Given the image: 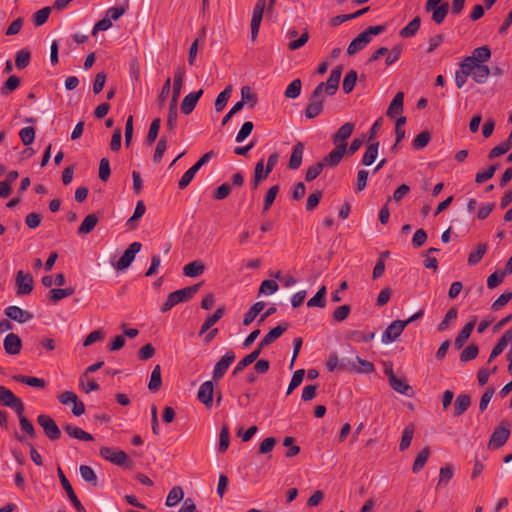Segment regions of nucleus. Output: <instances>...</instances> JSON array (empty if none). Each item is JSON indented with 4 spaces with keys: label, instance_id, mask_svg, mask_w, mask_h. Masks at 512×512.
Returning a JSON list of instances; mask_svg holds the SVG:
<instances>
[{
    "label": "nucleus",
    "instance_id": "nucleus-1",
    "mask_svg": "<svg viewBox=\"0 0 512 512\" xmlns=\"http://www.w3.org/2000/svg\"><path fill=\"white\" fill-rule=\"evenodd\" d=\"M201 284H194L170 293L162 304L160 311L165 313L179 303L187 302L199 291Z\"/></svg>",
    "mask_w": 512,
    "mask_h": 512
},
{
    "label": "nucleus",
    "instance_id": "nucleus-2",
    "mask_svg": "<svg viewBox=\"0 0 512 512\" xmlns=\"http://www.w3.org/2000/svg\"><path fill=\"white\" fill-rule=\"evenodd\" d=\"M323 89L324 82H321L316 86L309 97L308 104L304 110V115L307 119H314L322 113L325 102Z\"/></svg>",
    "mask_w": 512,
    "mask_h": 512
},
{
    "label": "nucleus",
    "instance_id": "nucleus-3",
    "mask_svg": "<svg viewBox=\"0 0 512 512\" xmlns=\"http://www.w3.org/2000/svg\"><path fill=\"white\" fill-rule=\"evenodd\" d=\"M510 436V423L507 420H502L500 424L492 432L488 448L490 450H496L501 448L508 440Z\"/></svg>",
    "mask_w": 512,
    "mask_h": 512
},
{
    "label": "nucleus",
    "instance_id": "nucleus-4",
    "mask_svg": "<svg viewBox=\"0 0 512 512\" xmlns=\"http://www.w3.org/2000/svg\"><path fill=\"white\" fill-rule=\"evenodd\" d=\"M99 453L102 458L114 465L125 468H130L132 465V461L123 450L112 447H101Z\"/></svg>",
    "mask_w": 512,
    "mask_h": 512
},
{
    "label": "nucleus",
    "instance_id": "nucleus-5",
    "mask_svg": "<svg viewBox=\"0 0 512 512\" xmlns=\"http://www.w3.org/2000/svg\"><path fill=\"white\" fill-rule=\"evenodd\" d=\"M215 156V152L213 150L205 153L200 159L192 165L181 177L178 182L179 189H185L193 180L195 174L200 170L202 166L208 163Z\"/></svg>",
    "mask_w": 512,
    "mask_h": 512
},
{
    "label": "nucleus",
    "instance_id": "nucleus-6",
    "mask_svg": "<svg viewBox=\"0 0 512 512\" xmlns=\"http://www.w3.org/2000/svg\"><path fill=\"white\" fill-rule=\"evenodd\" d=\"M37 423L43 428L45 436L50 441H56L61 437V430L51 416L40 414L37 417Z\"/></svg>",
    "mask_w": 512,
    "mask_h": 512
},
{
    "label": "nucleus",
    "instance_id": "nucleus-7",
    "mask_svg": "<svg viewBox=\"0 0 512 512\" xmlns=\"http://www.w3.org/2000/svg\"><path fill=\"white\" fill-rule=\"evenodd\" d=\"M0 404L10 407L16 414L24 413L23 401L5 386H0Z\"/></svg>",
    "mask_w": 512,
    "mask_h": 512
},
{
    "label": "nucleus",
    "instance_id": "nucleus-8",
    "mask_svg": "<svg viewBox=\"0 0 512 512\" xmlns=\"http://www.w3.org/2000/svg\"><path fill=\"white\" fill-rule=\"evenodd\" d=\"M141 248L142 244L140 242L131 243L119 260L113 264L114 269L117 271L127 269L134 261L136 254L140 252Z\"/></svg>",
    "mask_w": 512,
    "mask_h": 512
},
{
    "label": "nucleus",
    "instance_id": "nucleus-9",
    "mask_svg": "<svg viewBox=\"0 0 512 512\" xmlns=\"http://www.w3.org/2000/svg\"><path fill=\"white\" fill-rule=\"evenodd\" d=\"M57 474H58V477H59V480L61 482L63 489L65 490L68 498L70 499L72 505L77 510V512H86V509L81 504L78 497L76 496L72 485L70 484L69 480L67 479V477L65 476L64 472L62 471V469L60 467H58V469H57Z\"/></svg>",
    "mask_w": 512,
    "mask_h": 512
},
{
    "label": "nucleus",
    "instance_id": "nucleus-10",
    "mask_svg": "<svg viewBox=\"0 0 512 512\" xmlns=\"http://www.w3.org/2000/svg\"><path fill=\"white\" fill-rule=\"evenodd\" d=\"M266 7V0H257L251 19V39L254 41L259 33L263 13Z\"/></svg>",
    "mask_w": 512,
    "mask_h": 512
},
{
    "label": "nucleus",
    "instance_id": "nucleus-11",
    "mask_svg": "<svg viewBox=\"0 0 512 512\" xmlns=\"http://www.w3.org/2000/svg\"><path fill=\"white\" fill-rule=\"evenodd\" d=\"M406 326L407 322H403V320H394L383 332L381 338L382 342L384 344H388L396 341Z\"/></svg>",
    "mask_w": 512,
    "mask_h": 512
},
{
    "label": "nucleus",
    "instance_id": "nucleus-12",
    "mask_svg": "<svg viewBox=\"0 0 512 512\" xmlns=\"http://www.w3.org/2000/svg\"><path fill=\"white\" fill-rule=\"evenodd\" d=\"M15 283L18 295L30 294L33 290L34 280L31 274L19 270L16 273Z\"/></svg>",
    "mask_w": 512,
    "mask_h": 512
},
{
    "label": "nucleus",
    "instance_id": "nucleus-13",
    "mask_svg": "<svg viewBox=\"0 0 512 512\" xmlns=\"http://www.w3.org/2000/svg\"><path fill=\"white\" fill-rule=\"evenodd\" d=\"M235 353L232 350L227 351L216 363L213 370V379L220 380L227 372L229 366L235 361Z\"/></svg>",
    "mask_w": 512,
    "mask_h": 512
},
{
    "label": "nucleus",
    "instance_id": "nucleus-14",
    "mask_svg": "<svg viewBox=\"0 0 512 512\" xmlns=\"http://www.w3.org/2000/svg\"><path fill=\"white\" fill-rule=\"evenodd\" d=\"M355 125L352 122L344 123L332 136V142L335 146H343L346 149L347 139L350 138L354 131Z\"/></svg>",
    "mask_w": 512,
    "mask_h": 512
},
{
    "label": "nucleus",
    "instance_id": "nucleus-15",
    "mask_svg": "<svg viewBox=\"0 0 512 512\" xmlns=\"http://www.w3.org/2000/svg\"><path fill=\"white\" fill-rule=\"evenodd\" d=\"M289 324L287 322H283L279 324L278 326L272 328L259 342L258 349L262 351V349L271 343H273L275 340H277L287 329Z\"/></svg>",
    "mask_w": 512,
    "mask_h": 512
},
{
    "label": "nucleus",
    "instance_id": "nucleus-16",
    "mask_svg": "<svg viewBox=\"0 0 512 512\" xmlns=\"http://www.w3.org/2000/svg\"><path fill=\"white\" fill-rule=\"evenodd\" d=\"M491 57V51L488 46H481L475 48L471 56H467L463 59L467 65L470 64H485Z\"/></svg>",
    "mask_w": 512,
    "mask_h": 512
},
{
    "label": "nucleus",
    "instance_id": "nucleus-17",
    "mask_svg": "<svg viewBox=\"0 0 512 512\" xmlns=\"http://www.w3.org/2000/svg\"><path fill=\"white\" fill-rule=\"evenodd\" d=\"M5 315L13 321L20 324L26 323L33 318V314L29 311L23 310L18 306H8L5 311Z\"/></svg>",
    "mask_w": 512,
    "mask_h": 512
},
{
    "label": "nucleus",
    "instance_id": "nucleus-18",
    "mask_svg": "<svg viewBox=\"0 0 512 512\" xmlns=\"http://www.w3.org/2000/svg\"><path fill=\"white\" fill-rule=\"evenodd\" d=\"M477 321V316H472L470 321L464 325L454 340L456 349H461L466 341L469 339Z\"/></svg>",
    "mask_w": 512,
    "mask_h": 512
},
{
    "label": "nucleus",
    "instance_id": "nucleus-19",
    "mask_svg": "<svg viewBox=\"0 0 512 512\" xmlns=\"http://www.w3.org/2000/svg\"><path fill=\"white\" fill-rule=\"evenodd\" d=\"M468 69L477 84H484L491 73V70L486 64H470L468 65Z\"/></svg>",
    "mask_w": 512,
    "mask_h": 512
},
{
    "label": "nucleus",
    "instance_id": "nucleus-20",
    "mask_svg": "<svg viewBox=\"0 0 512 512\" xmlns=\"http://www.w3.org/2000/svg\"><path fill=\"white\" fill-rule=\"evenodd\" d=\"M4 350L9 355H18L22 348V341L15 333L8 334L3 341Z\"/></svg>",
    "mask_w": 512,
    "mask_h": 512
},
{
    "label": "nucleus",
    "instance_id": "nucleus-21",
    "mask_svg": "<svg viewBox=\"0 0 512 512\" xmlns=\"http://www.w3.org/2000/svg\"><path fill=\"white\" fill-rule=\"evenodd\" d=\"M214 384L212 381H205L199 388L197 398L206 407H211L213 402Z\"/></svg>",
    "mask_w": 512,
    "mask_h": 512
},
{
    "label": "nucleus",
    "instance_id": "nucleus-22",
    "mask_svg": "<svg viewBox=\"0 0 512 512\" xmlns=\"http://www.w3.org/2000/svg\"><path fill=\"white\" fill-rule=\"evenodd\" d=\"M203 95V90L199 89L186 95L181 103V112L189 115L196 107L198 100Z\"/></svg>",
    "mask_w": 512,
    "mask_h": 512
},
{
    "label": "nucleus",
    "instance_id": "nucleus-23",
    "mask_svg": "<svg viewBox=\"0 0 512 512\" xmlns=\"http://www.w3.org/2000/svg\"><path fill=\"white\" fill-rule=\"evenodd\" d=\"M348 365H350V369L358 374H370L375 371L374 364L368 360L362 359L359 356L355 357V361H349Z\"/></svg>",
    "mask_w": 512,
    "mask_h": 512
},
{
    "label": "nucleus",
    "instance_id": "nucleus-24",
    "mask_svg": "<svg viewBox=\"0 0 512 512\" xmlns=\"http://www.w3.org/2000/svg\"><path fill=\"white\" fill-rule=\"evenodd\" d=\"M512 341V328L508 329L502 337L498 340L496 345L493 347L488 363L492 362L496 357H498L504 349L507 347V345Z\"/></svg>",
    "mask_w": 512,
    "mask_h": 512
},
{
    "label": "nucleus",
    "instance_id": "nucleus-25",
    "mask_svg": "<svg viewBox=\"0 0 512 512\" xmlns=\"http://www.w3.org/2000/svg\"><path fill=\"white\" fill-rule=\"evenodd\" d=\"M390 386L396 392L411 397L414 394L413 388L406 382L404 378H398L396 375H391Z\"/></svg>",
    "mask_w": 512,
    "mask_h": 512
},
{
    "label": "nucleus",
    "instance_id": "nucleus-26",
    "mask_svg": "<svg viewBox=\"0 0 512 512\" xmlns=\"http://www.w3.org/2000/svg\"><path fill=\"white\" fill-rule=\"evenodd\" d=\"M471 405V397L466 393L459 394L453 404V415L459 417L464 414Z\"/></svg>",
    "mask_w": 512,
    "mask_h": 512
},
{
    "label": "nucleus",
    "instance_id": "nucleus-27",
    "mask_svg": "<svg viewBox=\"0 0 512 512\" xmlns=\"http://www.w3.org/2000/svg\"><path fill=\"white\" fill-rule=\"evenodd\" d=\"M345 154L346 149L342 145L335 146V148L323 158L321 163H324V166L327 165L330 167H335L341 162Z\"/></svg>",
    "mask_w": 512,
    "mask_h": 512
},
{
    "label": "nucleus",
    "instance_id": "nucleus-28",
    "mask_svg": "<svg viewBox=\"0 0 512 512\" xmlns=\"http://www.w3.org/2000/svg\"><path fill=\"white\" fill-rule=\"evenodd\" d=\"M303 154L304 144L302 142H297L292 148L288 167L292 170L298 169L302 164Z\"/></svg>",
    "mask_w": 512,
    "mask_h": 512
},
{
    "label": "nucleus",
    "instance_id": "nucleus-29",
    "mask_svg": "<svg viewBox=\"0 0 512 512\" xmlns=\"http://www.w3.org/2000/svg\"><path fill=\"white\" fill-rule=\"evenodd\" d=\"M64 431L72 438L81 440V441H93V436L81 429L80 427L74 426L72 424H66L64 427Z\"/></svg>",
    "mask_w": 512,
    "mask_h": 512
},
{
    "label": "nucleus",
    "instance_id": "nucleus-30",
    "mask_svg": "<svg viewBox=\"0 0 512 512\" xmlns=\"http://www.w3.org/2000/svg\"><path fill=\"white\" fill-rule=\"evenodd\" d=\"M261 354V351L256 348L250 354L246 355L242 360H240L237 365L234 367L232 371V376L238 375L242 372L247 366L251 365Z\"/></svg>",
    "mask_w": 512,
    "mask_h": 512
},
{
    "label": "nucleus",
    "instance_id": "nucleus-31",
    "mask_svg": "<svg viewBox=\"0 0 512 512\" xmlns=\"http://www.w3.org/2000/svg\"><path fill=\"white\" fill-rule=\"evenodd\" d=\"M403 100H404V93L398 92L393 100L391 101L388 110H387V116L394 118L397 115H400L403 112Z\"/></svg>",
    "mask_w": 512,
    "mask_h": 512
},
{
    "label": "nucleus",
    "instance_id": "nucleus-32",
    "mask_svg": "<svg viewBox=\"0 0 512 512\" xmlns=\"http://www.w3.org/2000/svg\"><path fill=\"white\" fill-rule=\"evenodd\" d=\"M368 43H370V41L367 39L365 34L361 32L348 45L347 54L350 56L356 54L357 52L363 50Z\"/></svg>",
    "mask_w": 512,
    "mask_h": 512
},
{
    "label": "nucleus",
    "instance_id": "nucleus-33",
    "mask_svg": "<svg viewBox=\"0 0 512 512\" xmlns=\"http://www.w3.org/2000/svg\"><path fill=\"white\" fill-rule=\"evenodd\" d=\"M205 265L200 260L192 261L186 264L183 268V274L187 277H197L203 274Z\"/></svg>",
    "mask_w": 512,
    "mask_h": 512
},
{
    "label": "nucleus",
    "instance_id": "nucleus-34",
    "mask_svg": "<svg viewBox=\"0 0 512 512\" xmlns=\"http://www.w3.org/2000/svg\"><path fill=\"white\" fill-rule=\"evenodd\" d=\"M99 221V218L96 214H89L87 215L84 220L82 221L81 225L78 228V234H88L94 230L97 223Z\"/></svg>",
    "mask_w": 512,
    "mask_h": 512
},
{
    "label": "nucleus",
    "instance_id": "nucleus-35",
    "mask_svg": "<svg viewBox=\"0 0 512 512\" xmlns=\"http://www.w3.org/2000/svg\"><path fill=\"white\" fill-rule=\"evenodd\" d=\"M13 379L19 383L29 385L31 387L43 389L46 387V381L42 378L26 376V375H15Z\"/></svg>",
    "mask_w": 512,
    "mask_h": 512
},
{
    "label": "nucleus",
    "instance_id": "nucleus-36",
    "mask_svg": "<svg viewBox=\"0 0 512 512\" xmlns=\"http://www.w3.org/2000/svg\"><path fill=\"white\" fill-rule=\"evenodd\" d=\"M224 314L225 308L223 306L216 309V311L212 315L207 317L205 322L202 324L199 334L203 335L204 333H206L217 321H219L223 317Z\"/></svg>",
    "mask_w": 512,
    "mask_h": 512
},
{
    "label": "nucleus",
    "instance_id": "nucleus-37",
    "mask_svg": "<svg viewBox=\"0 0 512 512\" xmlns=\"http://www.w3.org/2000/svg\"><path fill=\"white\" fill-rule=\"evenodd\" d=\"M421 25V18L416 16L413 20H411L404 28H402L399 32L400 37L402 38H410L416 35Z\"/></svg>",
    "mask_w": 512,
    "mask_h": 512
},
{
    "label": "nucleus",
    "instance_id": "nucleus-38",
    "mask_svg": "<svg viewBox=\"0 0 512 512\" xmlns=\"http://www.w3.org/2000/svg\"><path fill=\"white\" fill-rule=\"evenodd\" d=\"M379 142L371 143L367 146L366 151L362 158V164L370 166L374 163L378 156Z\"/></svg>",
    "mask_w": 512,
    "mask_h": 512
},
{
    "label": "nucleus",
    "instance_id": "nucleus-39",
    "mask_svg": "<svg viewBox=\"0 0 512 512\" xmlns=\"http://www.w3.org/2000/svg\"><path fill=\"white\" fill-rule=\"evenodd\" d=\"M488 244L487 243H479L474 251H472L468 256V264L470 266L477 265L485 253L487 252Z\"/></svg>",
    "mask_w": 512,
    "mask_h": 512
},
{
    "label": "nucleus",
    "instance_id": "nucleus-40",
    "mask_svg": "<svg viewBox=\"0 0 512 512\" xmlns=\"http://www.w3.org/2000/svg\"><path fill=\"white\" fill-rule=\"evenodd\" d=\"M75 293V289L73 287H66V288H57V289H51L48 292V296L51 302L57 303L58 301L62 300L65 297L71 296Z\"/></svg>",
    "mask_w": 512,
    "mask_h": 512
},
{
    "label": "nucleus",
    "instance_id": "nucleus-41",
    "mask_svg": "<svg viewBox=\"0 0 512 512\" xmlns=\"http://www.w3.org/2000/svg\"><path fill=\"white\" fill-rule=\"evenodd\" d=\"M326 293L327 289L326 286H322L317 293L308 300L307 306L308 307H320L323 308L326 305Z\"/></svg>",
    "mask_w": 512,
    "mask_h": 512
},
{
    "label": "nucleus",
    "instance_id": "nucleus-42",
    "mask_svg": "<svg viewBox=\"0 0 512 512\" xmlns=\"http://www.w3.org/2000/svg\"><path fill=\"white\" fill-rule=\"evenodd\" d=\"M429 455H430L429 447H425L417 454L415 461L413 463V466H412V471L414 473H418L420 470L423 469V467L425 466V464L428 460Z\"/></svg>",
    "mask_w": 512,
    "mask_h": 512
},
{
    "label": "nucleus",
    "instance_id": "nucleus-43",
    "mask_svg": "<svg viewBox=\"0 0 512 512\" xmlns=\"http://www.w3.org/2000/svg\"><path fill=\"white\" fill-rule=\"evenodd\" d=\"M471 76L468 65L465 62L460 63V69L455 73V84L457 88H462L467 81V78Z\"/></svg>",
    "mask_w": 512,
    "mask_h": 512
},
{
    "label": "nucleus",
    "instance_id": "nucleus-44",
    "mask_svg": "<svg viewBox=\"0 0 512 512\" xmlns=\"http://www.w3.org/2000/svg\"><path fill=\"white\" fill-rule=\"evenodd\" d=\"M162 385L161 368L160 365H156L152 370L148 389L152 392H157Z\"/></svg>",
    "mask_w": 512,
    "mask_h": 512
},
{
    "label": "nucleus",
    "instance_id": "nucleus-45",
    "mask_svg": "<svg viewBox=\"0 0 512 512\" xmlns=\"http://www.w3.org/2000/svg\"><path fill=\"white\" fill-rule=\"evenodd\" d=\"M20 86V78L16 75H11L1 86V94L8 96L10 93L15 91Z\"/></svg>",
    "mask_w": 512,
    "mask_h": 512
},
{
    "label": "nucleus",
    "instance_id": "nucleus-46",
    "mask_svg": "<svg viewBox=\"0 0 512 512\" xmlns=\"http://www.w3.org/2000/svg\"><path fill=\"white\" fill-rule=\"evenodd\" d=\"M183 497H184L183 489L180 486H175L168 493L165 504L168 507H173L177 503H179L183 499Z\"/></svg>",
    "mask_w": 512,
    "mask_h": 512
},
{
    "label": "nucleus",
    "instance_id": "nucleus-47",
    "mask_svg": "<svg viewBox=\"0 0 512 512\" xmlns=\"http://www.w3.org/2000/svg\"><path fill=\"white\" fill-rule=\"evenodd\" d=\"M230 444L229 426L227 423H223L219 435V452L224 453Z\"/></svg>",
    "mask_w": 512,
    "mask_h": 512
},
{
    "label": "nucleus",
    "instance_id": "nucleus-48",
    "mask_svg": "<svg viewBox=\"0 0 512 512\" xmlns=\"http://www.w3.org/2000/svg\"><path fill=\"white\" fill-rule=\"evenodd\" d=\"M375 337V333H363L359 330H352L348 332L347 338L351 341L357 342V343H368Z\"/></svg>",
    "mask_w": 512,
    "mask_h": 512
},
{
    "label": "nucleus",
    "instance_id": "nucleus-49",
    "mask_svg": "<svg viewBox=\"0 0 512 512\" xmlns=\"http://www.w3.org/2000/svg\"><path fill=\"white\" fill-rule=\"evenodd\" d=\"M184 77H185L184 67L178 66L174 73V83H173V89H172V93H174L175 96H180Z\"/></svg>",
    "mask_w": 512,
    "mask_h": 512
},
{
    "label": "nucleus",
    "instance_id": "nucleus-50",
    "mask_svg": "<svg viewBox=\"0 0 512 512\" xmlns=\"http://www.w3.org/2000/svg\"><path fill=\"white\" fill-rule=\"evenodd\" d=\"M432 11V20L436 24H441L446 18L449 11V3L443 2L439 7H436Z\"/></svg>",
    "mask_w": 512,
    "mask_h": 512
},
{
    "label": "nucleus",
    "instance_id": "nucleus-51",
    "mask_svg": "<svg viewBox=\"0 0 512 512\" xmlns=\"http://www.w3.org/2000/svg\"><path fill=\"white\" fill-rule=\"evenodd\" d=\"M231 92H232V87L229 85L222 92H220L218 94L216 101H215L216 112H221L225 108V106L231 96Z\"/></svg>",
    "mask_w": 512,
    "mask_h": 512
},
{
    "label": "nucleus",
    "instance_id": "nucleus-52",
    "mask_svg": "<svg viewBox=\"0 0 512 512\" xmlns=\"http://www.w3.org/2000/svg\"><path fill=\"white\" fill-rule=\"evenodd\" d=\"M31 52L24 48L16 53L15 65L18 69L26 68L30 63Z\"/></svg>",
    "mask_w": 512,
    "mask_h": 512
},
{
    "label": "nucleus",
    "instance_id": "nucleus-53",
    "mask_svg": "<svg viewBox=\"0 0 512 512\" xmlns=\"http://www.w3.org/2000/svg\"><path fill=\"white\" fill-rule=\"evenodd\" d=\"M241 101L253 108L257 104L258 98L249 86H243L241 88Z\"/></svg>",
    "mask_w": 512,
    "mask_h": 512
},
{
    "label": "nucleus",
    "instance_id": "nucleus-54",
    "mask_svg": "<svg viewBox=\"0 0 512 512\" xmlns=\"http://www.w3.org/2000/svg\"><path fill=\"white\" fill-rule=\"evenodd\" d=\"M302 82L299 78L293 80L286 88L284 95L286 98L295 99L301 93Z\"/></svg>",
    "mask_w": 512,
    "mask_h": 512
},
{
    "label": "nucleus",
    "instance_id": "nucleus-55",
    "mask_svg": "<svg viewBox=\"0 0 512 512\" xmlns=\"http://www.w3.org/2000/svg\"><path fill=\"white\" fill-rule=\"evenodd\" d=\"M431 140V133L428 130L419 133L413 140L412 146L416 150L423 149Z\"/></svg>",
    "mask_w": 512,
    "mask_h": 512
},
{
    "label": "nucleus",
    "instance_id": "nucleus-56",
    "mask_svg": "<svg viewBox=\"0 0 512 512\" xmlns=\"http://www.w3.org/2000/svg\"><path fill=\"white\" fill-rule=\"evenodd\" d=\"M160 125H161V119L160 118H155L151 122L150 127H149V131H148V135L146 137L147 145L151 146L156 141V139L158 137Z\"/></svg>",
    "mask_w": 512,
    "mask_h": 512
},
{
    "label": "nucleus",
    "instance_id": "nucleus-57",
    "mask_svg": "<svg viewBox=\"0 0 512 512\" xmlns=\"http://www.w3.org/2000/svg\"><path fill=\"white\" fill-rule=\"evenodd\" d=\"M413 434H414L413 425H409V426L405 427V429L403 430V433H402L400 444H399L400 451H405L406 449L409 448L412 438H413Z\"/></svg>",
    "mask_w": 512,
    "mask_h": 512
},
{
    "label": "nucleus",
    "instance_id": "nucleus-58",
    "mask_svg": "<svg viewBox=\"0 0 512 512\" xmlns=\"http://www.w3.org/2000/svg\"><path fill=\"white\" fill-rule=\"evenodd\" d=\"M357 77H358V75L355 70H350L345 75L343 84H342L344 93L348 94L354 89V87L356 85Z\"/></svg>",
    "mask_w": 512,
    "mask_h": 512
},
{
    "label": "nucleus",
    "instance_id": "nucleus-59",
    "mask_svg": "<svg viewBox=\"0 0 512 512\" xmlns=\"http://www.w3.org/2000/svg\"><path fill=\"white\" fill-rule=\"evenodd\" d=\"M457 315H458V310H457V308H455V307L450 308V309L447 311V313H446V315H445L444 319L439 323V325H438V327H437V330H438L439 332H442V331H444V330L448 329V327H449V325H450V322H451V321L456 320Z\"/></svg>",
    "mask_w": 512,
    "mask_h": 512
},
{
    "label": "nucleus",
    "instance_id": "nucleus-60",
    "mask_svg": "<svg viewBox=\"0 0 512 512\" xmlns=\"http://www.w3.org/2000/svg\"><path fill=\"white\" fill-rule=\"evenodd\" d=\"M79 472H80L81 477L85 481L89 482L94 487L97 486L96 474H95L94 470L90 466L81 465L80 468H79Z\"/></svg>",
    "mask_w": 512,
    "mask_h": 512
},
{
    "label": "nucleus",
    "instance_id": "nucleus-61",
    "mask_svg": "<svg viewBox=\"0 0 512 512\" xmlns=\"http://www.w3.org/2000/svg\"><path fill=\"white\" fill-rule=\"evenodd\" d=\"M479 348L476 344L468 345L460 354L461 362H468L475 359L478 356Z\"/></svg>",
    "mask_w": 512,
    "mask_h": 512
},
{
    "label": "nucleus",
    "instance_id": "nucleus-62",
    "mask_svg": "<svg viewBox=\"0 0 512 512\" xmlns=\"http://www.w3.org/2000/svg\"><path fill=\"white\" fill-rule=\"evenodd\" d=\"M497 169H498V165L493 164V165L489 166L486 170H484L482 172H478L475 176V182L477 184H482V183L486 182L487 180L491 179L494 176Z\"/></svg>",
    "mask_w": 512,
    "mask_h": 512
},
{
    "label": "nucleus",
    "instance_id": "nucleus-63",
    "mask_svg": "<svg viewBox=\"0 0 512 512\" xmlns=\"http://www.w3.org/2000/svg\"><path fill=\"white\" fill-rule=\"evenodd\" d=\"M305 376V370L304 369H298L293 373L292 379L290 381V384L287 388V395H290L294 389H296L303 381Z\"/></svg>",
    "mask_w": 512,
    "mask_h": 512
},
{
    "label": "nucleus",
    "instance_id": "nucleus-64",
    "mask_svg": "<svg viewBox=\"0 0 512 512\" xmlns=\"http://www.w3.org/2000/svg\"><path fill=\"white\" fill-rule=\"evenodd\" d=\"M20 139L25 146L32 144L35 140V129L32 126L24 127L19 132Z\"/></svg>",
    "mask_w": 512,
    "mask_h": 512
}]
</instances>
